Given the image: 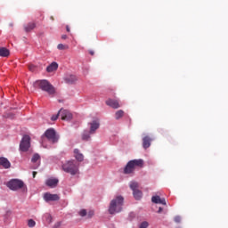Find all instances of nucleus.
<instances>
[{"mask_svg": "<svg viewBox=\"0 0 228 228\" xmlns=\"http://www.w3.org/2000/svg\"><path fill=\"white\" fill-rule=\"evenodd\" d=\"M58 69V63L56 62H52L47 68L46 70L47 72H54V70Z\"/></svg>", "mask_w": 228, "mask_h": 228, "instance_id": "obj_20", "label": "nucleus"}, {"mask_svg": "<svg viewBox=\"0 0 228 228\" xmlns=\"http://www.w3.org/2000/svg\"><path fill=\"white\" fill-rule=\"evenodd\" d=\"M7 186L8 188H10V190H12L13 191H17V190H23V191H26L27 190V187H26V184H24V182L19 179L11 180L7 183Z\"/></svg>", "mask_w": 228, "mask_h": 228, "instance_id": "obj_5", "label": "nucleus"}, {"mask_svg": "<svg viewBox=\"0 0 228 228\" xmlns=\"http://www.w3.org/2000/svg\"><path fill=\"white\" fill-rule=\"evenodd\" d=\"M143 167V159H133L128 161L126 164L124 173L125 174H133L136 167L142 168Z\"/></svg>", "mask_w": 228, "mask_h": 228, "instance_id": "obj_4", "label": "nucleus"}, {"mask_svg": "<svg viewBox=\"0 0 228 228\" xmlns=\"http://www.w3.org/2000/svg\"><path fill=\"white\" fill-rule=\"evenodd\" d=\"M45 136L52 143H58V140H60V136L56 134V131L53 128L47 129L45 132Z\"/></svg>", "mask_w": 228, "mask_h": 228, "instance_id": "obj_7", "label": "nucleus"}, {"mask_svg": "<svg viewBox=\"0 0 228 228\" xmlns=\"http://www.w3.org/2000/svg\"><path fill=\"white\" fill-rule=\"evenodd\" d=\"M130 188L133 191V195L134 197V200H140V199H142V195H143V194H142V191L138 190V188H139L138 183L131 182Z\"/></svg>", "mask_w": 228, "mask_h": 228, "instance_id": "obj_8", "label": "nucleus"}, {"mask_svg": "<svg viewBox=\"0 0 228 228\" xmlns=\"http://www.w3.org/2000/svg\"><path fill=\"white\" fill-rule=\"evenodd\" d=\"M94 215H95V212L94 210H90L87 213V218H92V216H94Z\"/></svg>", "mask_w": 228, "mask_h": 228, "instance_id": "obj_29", "label": "nucleus"}, {"mask_svg": "<svg viewBox=\"0 0 228 228\" xmlns=\"http://www.w3.org/2000/svg\"><path fill=\"white\" fill-rule=\"evenodd\" d=\"M122 206H124V197L117 196L110 203V206H109L110 215H115V213H120V211H122Z\"/></svg>", "mask_w": 228, "mask_h": 228, "instance_id": "obj_1", "label": "nucleus"}, {"mask_svg": "<svg viewBox=\"0 0 228 228\" xmlns=\"http://www.w3.org/2000/svg\"><path fill=\"white\" fill-rule=\"evenodd\" d=\"M37 28V23L35 22H29L27 25L24 26V30L26 33H29L33 31Z\"/></svg>", "mask_w": 228, "mask_h": 228, "instance_id": "obj_18", "label": "nucleus"}, {"mask_svg": "<svg viewBox=\"0 0 228 228\" xmlns=\"http://www.w3.org/2000/svg\"><path fill=\"white\" fill-rule=\"evenodd\" d=\"M58 117H60V112H58V114H57V115H53V116H52L51 120H53V121H54V120H58Z\"/></svg>", "mask_w": 228, "mask_h": 228, "instance_id": "obj_30", "label": "nucleus"}, {"mask_svg": "<svg viewBox=\"0 0 228 228\" xmlns=\"http://www.w3.org/2000/svg\"><path fill=\"white\" fill-rule=\"evenodd\" d=\"M74 158L78 161V163H81L82 161L85 160V156L81 151H79V149H75L73 151Z\"/></svg>", "mask_w": 228, "mask_h": 228, "instance_id": "obj_14", "label": "nucleus"}, {"mask_svg": "<svg viewBox=\"0 0 228 228\" xmlns=\"http://www.w3.org/2000/svg\"><path fill=\"white\" fill-rule=\"evenodd\" d=\"M162 212H163V208L159 207V210H158V213H162Z\"/></svg>", "mask_w": 228, "mask_h": 228, "instance_id": "obj_35", "label": "nucleus"}, {"mask_svg": "<svg viewBox=\"0 0 228 228\" xmlns=\"http://www.w3.org/2000/svg\"><path fill=\"white\" fill-rule=\"evenodd\" d=\"M89 54H91V56H94V54H95V52H94V50H90Z\"/></svg>", "mask_w": 228, "mask_h": 228, "instance_id": "obj_33", "label": "nucleus"}, {"mask_svg": "<svg viewBox=\"0 0 228 228\" xmlns=\"http://www.w3.org/2000/svg\"><path fill=\"white\" fill-rule=\"evenodd\" d=\"M40 159V155L38 153H35L31 159L32 163H37Z\"/></svg>", "mask_w": 228, "mask_h": 228, "instance_id": "obj_24", "label": "nucleus"}, {"mask_svg": "<svg viewBox=\"0 0 228 228\" xmlns=\"http://www.w3.org/2000/svg\"><path fill=\"white\" fill-rule=\"evenodd\" d=\"M58 183H60L58 178H48L45 181V184L46 186H49V188H56L58 186Z\"/></svg>", "mask_w": 228, "mask_h": 228, "instance_id": "obj_13", "label": "nucleus"}, {"mask_svg": "<svg viewBox=\"0 0 228 228\" xmlns=\"http://www.w3.org/2000/svg\"><path fill=\"white\" fill-rule=\"evenodd\" d=\"M32 175H33V177H34V178L37 177V172H36V171H34V172L32 173Z\"/></svg>", "mask_w": 228, "mask_h": 228, "instance_id": "obj_36", "label": "nucleus"}, {"mask_svg": "<svg viewBox=\"0 0 228 228\" xmlns=\"http://www.w3.org/2000/svg\"><path fill=\"white\" fill-rule=\"evenodd\" d=\"M124 117V110H119L115 113V118L116 120H119V118H122Z\"/></svg>", "mask_w": 228, "mask_h": 228, "instance_id": "obj_22", "label": "nucleus"}, {"mask_svg": "<svg viewBox=\"0 0 228 228\" xmlns=\"http://www.w3.org/2000/svg\"><path fill=\"white\" fill-rule=\"evenodd\" d=\"M7 216H9V215H12V212H7Z\"/></svg>", "mask_w": 228, "mask_h": 228, "instance_id": "obj_38", "label": "nucleus"}, {"mask_svg": "<svg viewBox=\"0 0 228 228\" xmlns=\"http://www.w3.org/2000/svg\"><path fill=\"white\" fill-rule=\"evenodd\" d=\"M78 215L80 216H86L87 213H86V209H81L78 213Z\"/></svg>", "mask_w": 228, "mask_h": 228, "instance_id": "obj_28", "label": "nucleus"}, {"mask_svg": "<svg viewBox=\"0 0 228 228\" xmlns=\"http://www.w3.org/2000/svg\"><path fill=\"white\" fill-rule=\"evenodd\" d=\"M90 126V130L89 133L90 134H95V131L99 129L101 126V124L99 123V120H94L93 122L89 123Z\"/></svg>", "mask_w": 228, "mask_h": 228, "instance_id": "obj_12", "label": "nucleus"}, {"mask_svg": "<svg viewBox=\"0 0 228 228\" xmlns=\"http://www.w3.org/2000/svg\"><path fill=\"white\" fill-rule=\"evenodd\" d=\"M31 147V137L29 135H24L20 143V150L22 152H28Z\"/></svg>", "mask_w": 228, "mask_h": 228, "instance_id": "obj_6", "label": "nucleus"}, {"mask_svg": "<svg viewBox=\"0 0 228 228\" xmlns=\"http://www.w3.org/2000/svg\"><path fill=\"white\" fill-rule=\"evenodd\" d=\"M34 86L35 88H40L43 92H46L48 95L56 94V89H54V86L47 80H37L34 83Z\"/></svg>", "mask_w": 228, "mask_h": 228, "instance_id": "obj_2", "label": "nucleus"}, {"mask_svg": "<svg viewBox=\"0 0 228 228\" xmlns=\"http://www.w3.org/2000/svg\"><path fill=\"white\" fill-rule=\"evenodd\" d=\"M37 225V222H35V220L33 219H29L28 221V226L30 227V228H33Z\"/></svg>", "mask_w": 228, "mask_h": 228, "instance_id": "obj_25", "label": "nucleus"}, {"mask_svg": "<svg viewBox=\"0 0 228 228\" xmlns=\"http://www.w3.org/2000/svg\"><path fill=\"white\" fill-rule=\"evenodd\" d=\"M61 39H62V40H67V35H62V36H61Z\"/></svg>", "mask_w": 228, "mask_h": 228, "instance_id": "obj_34", "label": "nucleus"}, {"mask_svg": "<svg viewBox=\"0 0 228 228\" xmlns=\"http://www.w3.org/2000/svg\"><path fill=\"white\" fill-rule=\"evenodd\" d=\"M151 142H152V138L149 135H146L142 138V147L143 149H149L151 147Z\"/></svg>", "mask_w": 228, "mask_h": 228, "instance_id": "obj_16", "label": "nucleus"}, {"mask_svg": "<svg viewBox=\"0 0 228 228\" xmlns=\"http://www.w3.org/2000/svg\"><path fill=\"white\" fill-rule=\"evenodd\" d=\"M105 103L107 104V106L113 108V110H118V108H120V102H118V100L109 99L105 102Z\"/></svg>", "mask_w": 228, "mask_h": 228, "instance_id": "obj_11", "label": "nucleus"}, {"mask_svg": "<svg viewBox=\"0 0 228 228\" xmlns=\"http://www.w3.org/2000/svg\"><path fill=\"white\" fill-rule=\"evenodd\" d=\"M28 69L29 70H33V69H35V66H29Z\"/></svg>", "mask_w": 228, "mask_h": 228, "instance_id": "obj_37", "label": "nucleus"}, {"mask_svg": "<svg viewBox=\"0 0 228 228\" xmlns=\"http://www.w3.org/2000/svg\"><path fill=\"white\" fill-rule=\"evenodd\" d=\"M62 170L70 175L79 174V164L76 160H69L62 165Z\"/></svg>", "mask_w": 228, "mask_h": 228, "instance_id": "obj_3", "label": "nucleus"}, {"mask_svg": "<svg viewBox=\"0 0 228 228\" xmlns=\"http://www.w3.org/2000/svg\"><path fill=\"white\" fill-rule=\"evenodd\" d=\"M44 200L45 202H56L60 200V196L58 194H51V192H45L44 194Z\"/></svg>", "mask_w": 228, "mask_h": 228, "instance_id": "obj_9", "label": "nucleus"}, {"mask_svg": "<svg viewBox=\"0 0 228 228\" xmlns=\"http://www.w3.org/2000/svg\"><path fill=\"white\" fill-rule=\"evenodd\" d=\"M175 222L176 224H179V223L181 222V216H176L175 217Z\"/></svg>", "mask_w": 228, "mask_h": 228, "instance_id": "obj_31", "label": "nucleus"}, {"mask_svg": "<svg viewBox=\"0 0 228 228\" xmlns=\"http://www.w3.org/2000/svg\"><path fill=\"white\" fill-rule=\"evenodd\" d=\"M151 202H153V204H162L163 206H167V200L161 199L159 196H152Z\"/></svg>", "mask_w": 228, "mask_h": 228, "instance_id": "obj_15", "label": "nucleus"}, {"mask_svg": "<svg viewBox=\"0 0 228 228\" xmlns=\"http://www.w3.org/2000/svg\"><path fill=\"white\" fill-rule=\"evenodd\" d=\"M90 134H90V132H84L82 134V140H84V142L90 141Z\"/></svg>", "mask_w": 228, "mask_h": 228, "instance_id": "obj_23", "label": "nucleus"}, {"mask_svg": "<svg viewBox=\"0 0 228 228\" xmlns=\"http://www.w3.org/2000/svg\"><path fill=\"white\" fill-rule=\"evenodd\" d=\"M66 31H67L68 33H70V27H69V25L66 26Z\"/></svg>", "mask_w": 228, "mask_h": 228, "instance_id": "obj_32", "label": "nucleus"}, {"mask_svg": "<svg viewBox=\"0 0 228 228\" xmlns=\"http://www.w3.org/2000/svg\"><path fill=\"white\" fill-rule=\"evenodd\" d=\"M0 165L1 167H3L4 168H10V167H12V164L10 163V161L8 160V159L4 158V157H1L0 158Z\"/></svg>", "mask_w": 228, "mask_h": 228, "instance_id": "obj_17", "label": "nucleus"}, {"mask_svg": "<svg viewBox=\"0 0 228 228\" xmlns=\"http://www.w3.org/2000/svg\"><path fill=\"white\" fill-rule=\"evenodd\" d=\"M0 56L7 58V56H10V50L4 47L0 48Z\"/></svg>", "mask_w": 228, "mask_h": 228, "instance_id": "obj_21", "label": "nucleus"}, {"mask_svg": "<svg viewBox=\"0 0 228 228\" xmlns=\"http://www.w3.org/2000/svg\"><path fill=\"white\" fill-rule=\"evenodd\" d=\"M147 227H149V223L146 222V221L142 222V223L140 224V226H139V228H147Z\"/></svg>", "mask_w": 228, "mask_h": 228, "instance_id": "obj_27", "label": "nucleus"}, {"mask_svg": "<svg viewBox=\"0 0 228 228\" xmlns=\"http://www.w3.org/2000/svg\"><path fill=\"white\" fill-rule=\"evenodd\" d=\"M59 115H61V120H71L72 113L67 110L61 109L59 110Z\"/></svg>", "mask_w": 228, "mask_h": 228, "instance_id": "obj_10", "label": "nucleus"}, {"mask_svg": "<svg viewBox=\"0 0 228 228\" xmlns=\"http://www.w3.org/2000/svg\"><path fill=\"white\" fill-rule=\"evenodd\" d=\"M57 48H58L60 51H63V50H65V49H69V46H65V45H63V44H59V45H57Z\"/></svg>", "mask_w": 228, "mask_h": 228, "instance_id": "obj_26", "label": "nucleus"}, {"mask_svg": "<svg viewBox=\"0 0 228 228\" xmlns=\"http://www.w3.org/2000/svg\"><path fill=\"white\" fill-rule=\"evenodd\" d=\"M77 81V77L74 75H69L65 77V82L69 85H72Z\"/></svg>", "mask_w": 228, "mask_h": 228, "instance_id": "obj_19", "label": "nucleus"}]
</instances>
